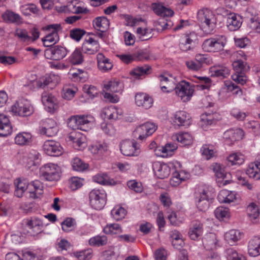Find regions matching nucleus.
Here are the masks:
<instances>
[{"mask_svg":"<svg viewBox=\"0 0 260 260\" xmlns=\"http://www.w3.org/2000/svg\"><path fill=\"white\" fill-rule=\"evenodd\" d=\"M247 175L255 180H260V162L255 161L250 163L246 170Z\"/></svg>","mask_w":260,"mask_h":260,"instance_id":"obj_38","label":"nucleus"},{"mask_svg":"<svg viewBox=\"0 0 260 260\" xmlns=\"http://www.w3.org/2000/svg\"><path fill=\"white\" fill-rule=\"evenodd\" d=\"M61 225L62 230L66 233H69L74 230L76 225V222L74 219L68 217L62 222Z\"/></svg>","mask_w":260,"mask_h":260,"instance_id":"obj_61","label":"nucleus"},{"mask_svg":"<svg viewBox=\"0 0 260 260\" xmlns=\"http://www.w3.org/2000/svg\"><path fill=\"white\" fill-rule=\"evenodd\" d=\"M244 136V132L241 128H231L225 131L223 134V138L226 141H230L232 144L234 142L241 140Z\"/></svg>","mask_w":260,"mask_h":260,"instance_id":"obj_28","label":"nucleus"},{"mask_svg":"<svg viewBox=\"0 0 260 260\" xmlns=\"http://www.w3.org/2000/svg\"><path fill=\"white\" fill-rule=\"evenodd\" d=\"M88 243L91 246L99 247L104 246L107 243V238L104 235H98L91 238L89 240Z\"/></svg>","mask_w":260,"mask_h":260,"instance_id":"obj_57","label":"nucleus"},{"mask_svg":"<svg viewBox=\"0 0 260 260\" xmlns=\"http://www.w3.org/2000/svg\"><path fill=\"white\" fill-rule=\"evenodd\" d=\"M94 121V117L90 115H75L70 118L68 125L74 129L87 132L91 129Z\"/></svg>","mask_w":260,"mask_h":260,"instance_id":"obj_3","label":"nucleus"},{"mask_svg":"<svg viewBox=\"0 0 260 260\" xmlns=\"http://www.w3.org/2000/svg\"><path fill=\"white\" fill-rule=\"evenodd\" d=\"M126 210L122 207L116 206L111 212V215L116 220H120L124 218L126 214Z\"/></svg>","mask_w":260,"mask_h":260,"instance_id":"obj_60","label":"nucleus"},{"mask_svg":"<svg viewBox=\"0 0 260 260\" xmlns=\"http://www.w3.org/2000/svg\"><path fill=\"white\" fill-rule=\"evenodd\" d=\"M29 197L37 199L43 193V185L42 182L36 180L29 183Z\"/></svg>","mask_w":260,"mask_h":260,"instance_id":"obj_27","label":"nucleus"},{"mask_svg":"<svg viewBox=\"0 0 260 260\" xmlns=\"http://www.w3.org/2000/svg\"><path fill=\"white\" fill-rule=\"evenodd\" d=\"M177 148V146L174 143H167L164 147L157 148L155 149L157 155L162 157H168L173 155L174 151Z\"/></svg>","mask_w":260,"mask_h":260,"instance_id":"obj_30","label":"nucleus"},{"mask_svg":"<svg viewBox=\"0 0 260 260\" xmlns=\"http://www.w3.org/2000/svg\"><path fill=\"white\" fill-rule=\"evenodd\" d=\"M227 260H245L243 255L234 248H229L225 250Z\"/></svg>","mask_w":260,"mask_h":260,"instance_id":"obj_54","label":"nucleus"},{"mask_svg":"<svg viewBox=\"0 0 260 260\" xmlns=\"http://www.w3.org/2000/svg\"><path fill=\"white\" fill-rule=\"evenodd\" d=\"M89 149L93 155L101 157L108 154L109 147L105 142H98L90 146Z\"/></svg>","mask_w":260,"mask_h":260,"instance_id":"obj_26","label":"nucleus"},{"mask_svg":"<svg viewBox=\"0 0 260 260\" xmlns=\"http://www.w3.org/2000/svg\"><path fill=\"white\" fill-rule=\"evenodd\" d=\"M93 25L98 30L104 32L109 27V21L105 17H98L93 20Z\"/></svg>","mask_w":260,"mask_h":260,"instance_id":"obj_43","label":"nucleus"},{"mask_svg":"<svg viewBox=\"0 0 260 260\" xmlns=\"http://www.w3.org/2000/svg\"><path fill=\"white\" fill-rule=\"evenodd\" d=\"M176 94L180 97L183 102L190 100L194 90L189 83L182 81L176 85L175 88Z\"/></svg>","mask_w":260,"mask_h":260,"instance_id":"obj_12","label":"nucleus"},{"mask_svg":"<svg viewBox=\"0 0 260 260\" xmlns=\"http://www.w3.org/2000/svg\"><path fill=\"white\" fill-rule=\"evenodd\" d=\"M203 244L205 248L207 250H211L217 247V240L216 234L210 233L206 234L203 239Z\"/></svg>","mask_w":260,"mask_h":260,"instance_id":"obj_34","label":"nucleus"},{"mask_svg":"<svg viewBox=\"0 0 260 260\" xmlns=\"http://www.w3.org/2000/svg\"><path fill=\"white\" fill-rule=\"evenodd\" d=\"M173 139L177 140L182 146L190 145L192 144L193 138L188 133H179L173 136Z\"/></svg>","mask_w":260,"mask_h":260,"instance_id":"obj_45","label":"nucleus"},{"mask_svg":"<svg viewBox=\"0 0 260 260\" xmlns=\"http://www.w3.org/2000/svg\"><path fill=\"white\" fill-rule=\"evenodd\" d=\"M172 78V77L169 78L164 75H161L158 77L160 86L163 92H170L174 89L176 84Z\"/></svg>","mask_w":260,"mask_h":260,"instance_id":"obj_33","label":"nucleus"},{"mask_svg":"<svg viewBox=\"0 0 260 260\" xmlns=\"http://www.w3.org/2000/svg\"><path fill=\"white\" fill-rule=\"evenodd\" d=\"M15 190L14 194L18 198H21L25 190L28 188L29 183L25 179H16L14 181Z\"/></svg>","mask_w":260,"mask_h":260,"instance_id":"obj_39","label":"nucleus"},{"mask_svg":"<svg viewBox=\"0 0 260 260\" xmlns=\"http://www.w3.org/2000/svg\"><path fill=\"white\" fill-rule=\"evenodd\" d=\"M59 28L60 25L57 24H50L47 26L46 29L52 31V32L42 39L44 46L51 47L59 41L57 30Z\"/></svg>","mask_w":260,"mask_h":260,"instance_id":"obj_16","label":"nucleus"},{"mask_svg":"<svg viewBox=\"0 0 260 260\" xmlns=\"http://www.w3.org/2000/svg\"><path fill=\"white\" fill-rule=\"evenodd\" d=\"M26 227L34 235L41 233L43 228L42 220L36 216L31 217L23 220Z\"/></svg>","mask_w":260,"mask_h":260,"instance_id":"obj_18","label":"nucleus"},{"mask_svg":"<svg viewBox=\"0 0 260 260\" xmlns=\"http://www.w3.org/2000/svg\"><path fill=\"white\" fill-rule=\"evenodd\" d=\"M151 9L156 15L161 17H171L174 15V11L172 9L167 8L160 4L152 3Z\"/></svg>","mask_w":260,"mask_h":260,"instance_id":"obj_37","label":"nucleus"},{"mask_svg":"<svg viewBox=\"0 0 260 260\" xmlns=\"http://www.w3.org/2000/svg\"><path fill=\"white\" fill-rule=\"evenodd\" d=\"M154 28L157 32H162L172 28L173 25V22L165 17L160 18L154 22Z\"/></svg>","mask_w":260,"mask_h":260,"instance_id":"obj_35","label":"nucleus"},{"mask_svg":"<svg viewBox=\"0 0 260 260\" xmlns=\"http://www.w3.org/2000/svg\"><path fill=\"white\" fill-rule=\"evenodd\" d=\"M39 127L40 133L47 137H53L58 132L56 121L52 118L43 120Z\"/></svg>","mask_w":260,"mask_h":260,"instance_id":"obj_11","label":"nucleus"},{"mask_svg":"<svg viewBox=\"0 0 260 260\" xmlns=\"http://www.w3.org/2000/svg\"><path fill=\"white\" fill-rule=\"evenodd\" d=\"M31 138V135L28 133H20L15 138V143L19 145L27 144Z\"/></svg>","mask_w":260,"mask_h":260,"instance_id":"obj_55","label":"nucleus"},{"mask_svg":"<svg viewBox=\"0 0 260 260\" xmlns=\"http://www.w3.org/2000/svg\"><path fill=\"white\" fill-rule=\"evenodd\" d=\"M69 61L73 64H79L83 61V56L79 49H76L69 57Z\"/></svg>","mask_w":260,"mask_h":260,"instance_id":"obj_59","label":"nucleus"},{"mask_svg":"<svg viewBox=\"0 0 260 260\" xmlns=\"http://www.w3.org/2000/svg\"><path fill=\"white\" fill-rule=\"evenodd\" d=\"M89 203L95 210L102 209L106 204L107 194L103 189H94L89 193Z\"/></svg>","mask_w":260,"mask_h":260,"instance_id":"obj_7","label":"nucleus"},{"mask_svg":"<svg viewBox=\"0 0 260 260\" xmlns=\"http://www.w3.org/2000/svg\"><path fill=\"white\" fill-rule=\"evenodd\" d=\"M20 11L25 16L30 15L31 14L37 15L39 12V10L37 6L33 4L21 6Z\"/></svg>","mask_w":260,"mask_h":260,"instance_id":"obj_58","label":"nucleus"},{"mask_svg":"<svg viewBox=\"0 0 260 260\" xmlns=\"http://www.w3.org/2000/svg\"><path fill=\"white\" fill-rule=\"evenodd\" d=\"M72 166L74 170L82 172L88 167V165L84 162L79 158H75L72 162Z\"/></svg>","mask_w":260,"mask_h":260,"instance_id":"obj_64","label":"nucleus"},{"mask_svg":"<svg viewBox=\"0 0 260 260\" xmlns=\"http://www.w3.org/2000/svg\"><path fill=\"white\" fill-rule=\"evenodd\" d=\"M191 117L184 111L176 112L173 115V123L178 126H187L190 124Z\"/></svg>","mask_w":260,"mask_h":260,"instance_id":"obj_20","label":"nucleus"},{"mask_svg":"<svg viewBox=\"0 0 260 260\" xmlns=\"http://www.w3.org/2000/svg\"><path fill=\"white\" fill-rule=\"evenodd\" d=\"M12 132L10 120L7 116L0 114V136L6 137Z\"/></svg>","mask_w":260,"mask_h":260,"instance_id":"obj_31","label":"nucleus"},{"mask_svg":"<svg viewBox=\"0 0 260 260\" xmlns=\"http://www.w3.org/2000/svg\"><path fill=\"white\" fill-rule=\"evenodd\" d=\"M226 43V37L221 35L205 40L202 47L205 52L215 53L223 50Z\"/></svg>","mask_w":260,"mask_h":260,"instance_id":"obj_4","label":"nucleus"},{"mask_svg":"<svg viewBox=\"0 0 260 260\" xmlns=\"http://www.w3.org/2000/svg\"><path fill=\"white\" fill-rule=\"evenodd\" d=\"M210 71L212 76L217 77L226 78L230 74V69L225 66L212 67Z\"/></svg>","mask_w":260,"mask_h":260,"instance_id":"obj_46","label":"nucleus"},{"mask_svg":"<svg viewBox=\"0 0 260 260\" xmlns=\"http://www.w3.org/2000/svg\"><path fill=\"white\" fill-rule=\"evenodd\" d=\"M157 129V126L152 122H146L138 126L134 132L135 137L140 140L151 135Z\"/></svg>","mask_w":260,"mask_h":260,"instance_id":"obj_13","label":"nucleus"},{"mask_svg":"<svg viewBox=\"0 0 260 260\" xmlns=\"http://www.w3.org/2000/svg\"><path fill=\"white\" fill-rule=\"evenodd\" d=\"M242 233L239 230H231L224 234L225 241L230 245H233L241 239Z\"/></svg>","mask_w":260,"mask_h":260,"instance_id":"obj_41","label":"nucleus"},{"mask_svg":"<svg viewBox=\"0 0 260 260\" xmlns=\"http://www.w3.org/2000/svg\"><path fill=\"white\" fill-rule=\"evenodd\" d=\"M86 74V73L82 70L73 69L69 72L68 76L74 81H84Z\"/></svg>","mask_w":260,"mask_h":260,"instance_id":"obj_48","label":"nucleus"},{"mask_svg":"<svg viewBox=\"0 0 260 260\" xmlns=\"http://www.w3.org/2000/svg\"><path fill=\"white\" fill-rule=\"evenodd\" d=\"M238 196V194L235 191L222 189L218 193L217 199L221 203L230 204L236 201Z\"/></svg>","mask_w":260,"mask_h":260,"instance_id":"obj_25","label":"nucleus"},{"mask_svg":"<svg viewBox=\"0 0 260 260\" xmlns=\"http://www.w3.org/2000/svg\"><path fill=\"white\" fill-rule=\"evenodd\" d=\"M70 138L73 141V146L76 149L81 150L86 146L85 137L80 133L72 134Z\"/></svg>","mask_w":260,"mask_h":260,"instance_id":"obj_40","label":"nucleus"},{"mask_svg":"<svg viewBox=\"0 0 260 260\" xmlns=\"http://www.w3.org/2000/svg\"><path fill=\"white\" fill-rule=\"evenodd\" d=\"M203 224L199 220L192 221L188 231V236L190 239L194 241L199 240L203 235Z\"/></svg>","mask_w":260,"mask_h":260,"instance_id":"obj_21","label":"nucleus"},{"mask_svg":"<svg viewBox=\"0 0 260 260\" xmlns=\"http://www.w3.org/2000/svg\"><path fill=\"white\" fill-rule=\"evenodd\" d=\"M67 53V49L59 45L54 46L45 51V56L47 58L55 60L62 59Z\"/></svg>","mask_w":260,"mask_h":260,"instance_id":"obj_15","label":"nucleus"},{"mask_svg":"<svg viewBox=\"0 0 260 260\" xmlns=\"http://www.w3.org/2000/svg\"><path fill=\"white\" fill-rule=\"evenodd\" d=\"M77 91V88L71 85H66L63 86L61 92L62 98L67 100H71Z\"/></svg>","mask_w":260,"mask_h":260,"instance_id":"obj_53","label":"nucleus"},{"mask_svg":"<svg viewBox=\"0 0 260 260\" xmlns=\"http://www.w3.org/2000/svg\"><path fill=\"white\" fill-rule=\"evenodd\" d=\"M248 252L251 256L260 255V237H254L249 241Z\"/></svg>","mask_w":260,"mask_h":260,"instance_id":"obj_36","label":"nucleus"},{"mask_svg":"<svg viewBox=\"0 0 260 260\" xmlns=\"http://www.w3.org/2000/svg\"><path fill=\"white\" fill-rule=\"evenodd\" d=\"M226 26L230 31L238 30L242 24V18L235 13H230L226 19Z\"/></svg>","mask_w":260,"mask_h":260,"instance_id":"obj_22","label":"nucleus"},{"mask_svg":"<svg viewBox=\"0 0 260 260\" xmlns=\"http://www.w3.org/2000/svg\"><path fill=\"white\" fill-rule=\"evenodd\" d=\"M42 102L49 112L53 113L58 108L57 99L49 92H44L42 93Z\"/></svg>","mask_w":260,"mask_h":260,"instance_id":"obj_19","label":"nucleus"},{"mask_svg":"<svg viewBox=\"0 0 260 260\" xmlns=\"http://www.w3.org/2000/svg\"><path fill=\"white\" fill-rule=\"evenodd\" d=\"M120 149L125 156H137L140 152V146L135 140H124L121 142Z\"/></svg>","mask_w":260,"mask_h":260,"instance_id":"obj_14","label":"nucleus"},{"mask_svg":"<svg viewBox=\"0 0 260 260\" xmlns=\"http://www.w3.org/2000/svg\"><path fill=\"white\" fill-rule=\"evenodd\" d=\"M216 217L219 220H224L229 218L230 213L229 209L223 207H218L214 211Z\"/></svg>","mask_w":260,"mask_h":260,"instance_id":"obj_56","label":"nucleus"},{"mask_svg":"<svg viewBox=\"0 0 260 260\" xmlns=\"http://www.w3.org/2000/svg\"><path fill=\"white\" fill-rule=\"evenodd\" d=\"M103 112L105 118L110 120H116L122 114L121 110L114 106L105 108Z\"/></svg>","mask_w":260,"mask_h":260,"instance_id":"obj_44","label":"nucleus"},{"mask_svg":"<svg viewBox=\"0 0 260 260\" xmlns=\"http://www.w3.org/2000/svg\"><path fill=\"white\" fill-rule=\"evenodd\" d=\"M198 40V35L194 31H189L184 34L180 39L179 47L183 52L193 49Z\"/></svg>","mask_w":260,"mask_h":260,"instance_id":"obj_9","label":"nucleus"},{"mask_svg":"<svg viewBox=\"0 0 260 260\" xmlns=\"http://www.w3.org/2000/svg\"><path fill=\"white\" fill-rule=\"evenodd\" d=\"M174 165V161L168 164L156 161L153 164V171L156 177L163 179L170 175L171 170H173Z\"/></svg>","mask_w":260,"mask_h":260,"instance_id":"obj_10","label":"nucleus"},{"mask_svg":"<svg viewBox=\"0 0 260 260\" xmlns=\"http://www.w3.org/2000/svg\"><path fill=\"white\" fill-rule=\"evenodd\" d=\"M11 112L15 116L27 117L33 113L34 108L29 101L20 99L12 106Z\"/></svg>","mask_w":260,"mask_h":260,"instance_id":"obj_5","label":"nucleus"},{"mask_svg":"<svg viewBox=\"0 0 260 260\" xmlns=\"http://www.w3.org/2000/svg\"><path fill=\"white\" fill-rule=\"evenodd\" d=\"M189 177V173L183 169L181 163L178 161H174L172 177L170 181V184L172 186H178Z\"/></svg>","mask_w":260,"mask_h":260,"instance_id":"obj_6","label":"nucleus"},{"mask_svg":"<svg viewBox=\"0 0 260 260\" xmlns=\"http://www.w3.org/2000/svg\"><path fill=\"white\" fill-rule=\"evenodd\" d=\"M210 193L204 186L197 187L194 193V201L197 207L201 211H206L212 202L213 198Z\"/></svg>","mask_w":260,"mask_h":260,"instance_id":"obj_2","label":"nucleus"},{"mask_svg":"<svg viewBox=\"0 0 260 260\" xmlns=\"http://www.w3.org/2000/svg\"><path fill=\"white\" fill-rule=\"evenodd\" d=\"M104 91L119 92L122 90V86L118 81L111 80L104 83Z\"/></svg>","mask_w":260,"mask_h":260,"instance_id":"obj_50","label":"nucleus"},{"mask_svg":"<svg viewBox=\"0 0 260 260\" xmlns=\"http://www.w3.org/2000/svg\"><path fill=\"white\" fill-rule=\"evenodd\" d=\"M247 213L251 219H255L259 214L258 207L255 204L252 203L247 207Z\"/></svg>","mask_w":260,"mask_h":260,"instance_id":"obj_62","label":"nucleus"},{"mask_svg":"<svg viewBox=\"0 0 260 260\" xmlns=\"http://www.w3.org/2000/svg\"><path fill=\"white\" fill-rule=\"evenodd\" d=\"M218 114L214 113H204L201 116V125L203 129L206 130L209 126L214 125L218 121Z\"/></svg>","mask_w":260,"mask_h":260,"instance_id":"obj_32","label":"nucleus"},{"mask_svg":"<svg viewBox=\"0 0 260 260\" xmlns=\"http://www.w3.org/2000/svg\"><path fill=\"white\" fill-rule=\"evenodd\" d=\"M197 19L201 23L204 31L211 33L216 25V18L213 11L208 8L200 9L197 13Z\"/></svg>","mask_w":260,"mask_h":260,"instance_id":"obj_1","label":"nucleus"},{"mask_svg":"<svg viewBox=\"0 0 260 260\" xmlns=\"http://www.w3.org/2000/svg\"><path fill=\"white\" fill-rule=\"evenodd\" d=\"M98 68L100 71L106 73L111 70L113 64L112 60L103 53H99L96 55Z\"/></svg>","mask_w":260,"mask_h":260,"instance_id":"obj_23","label":"nucleus"},{"mask_svg":"<svg viewBox=\"0 0 260 260\" xmlns=\"http://www.w3.org/2000/svg\"><path fill=\"white\" fill-rule=\"evenodd\" d=\"M3 20L8 23L19 24L22 22V18L18 14L11 10L6 11L2 15Z\"/></svg>","mask_w":260,"mask_h":260,"instance_id":"obj_42","label":"nucleus"},{"mask_svg":"<svg viewBox=\"0 0 260 260\" xmlns=\"http://www.w3.org/2000/svg\"><path fill=\"white\" fill-rule=\"evenodd\" d=\"M40 172L41 176L47 181H57L60 178V167L55 164H45L40 168Z\"/></svg>","mask_w":260,"mask_h":260,"instance_id":"obj_8","label":"nucleus"},{"mask_svg":"<svg viewBox=\"0 0 260 260\" xmlns=\"http://www.w3.org/2000/svg\"><path fill=\"white\" fill-rule=\"evenodd\" d=\"M153 29L149 28L138 27L137 33L139 38L142 41L147 40L151 38Z\"/></svg>","mask_w":260,"mask_h":260,"instance_id":"obj_63","label":"nucleus"},{"mask_svg":"<svg viewBox=\"0 0 260 260\" xmlns=\"http://www.w3.org/2000/svg\"><path fill=\"white\" fill-rule=\"evenodd\" d=\"M67 9L70 12L74 14L85 13L87 12L86 9L82 7L81 4L77 0L70 2L67 5Z\"/></svg>","mask_w":260,"mask_h":260,"instance_id":"obj_49","label":"nucleus"},{"mask_svg":"<svg viewBox=\"0 0 260 260\" xmlns=\"http://www.w3.org/2000/svg\"><path fill=\"white\" fill-rule=\"evenodd\" d=\"M39 156V153L36 151L32 150L30 152L25 158L26 167L30 169L32 167L37 166Z\"/></svg>","mask_w":260,"mask_h":260,"instance_id":"obj_51","label":"nucleus"},{"mask_svg":"<svg viewBox=\"0 0 260 260\" xmlns=\"http://www.w3.org/2000/svg\"><path fill=\"white\" fill-rule=\"evenodd\" d=\"M227 159L232 166H239L245 161V156L240 152H236L230 154Z\"/></svg>","mask_w":260,"mask_h":260,"instance_id":"obj_52","label":"nucleus"},{"mask_svg":"<svg viewBox=\"0 0 260 260\" xmlns=\"http://www.w3.org/2000/svg\"><path fill=\"white\" fill-rule=\"evenodd\" d=\"M151 68L148 65H144L141 67H137L130 71V74L136 78H140L141 76L149 74Z\"/></svg>","mask_w":260,"mask_h":260,"instance_id":"obj_47","label":"nucleus"},{"mask_svg":"<svg viewBox=\"0 0 260 260\" xmlns=\"http://www.w3.org/2000/svg\"><path fill=\"white\" fill-rule=\"evenodd\" d=\"M135 103L138 107L148 109L152 106L153 99L145 93H138L135 95Z\"/></svg>","mask_w":260,"mask_h":260,"instance_id":"obj_24","label":"nucleus"},{"mask_svg":"<svg viewBox=\"0 0 260 260\" xmlns=\"http://www.w3.org/2000/svg\"><path fill=\"white\" fill-rule=\"evenodd\" d=\"M45 153L52 156H58L62 154L63 148L60 143L53 140L46 141L43 145Z\"/></svg>","mask_w":260,"mask_h":260,"instance_id":"obj_17","label":"nucleus"},{"mask_svg":"<svg viewBox=\"0 0 260 260\" xmlns=\"http://www.w3.org/2000/svg\"><path fill=\"white\" fill-rule=\"evenodd\" d=\"M99 48L98 42L92 38H89L83 43L82 50L86 54H93L98 51Z\"/></svg>","mask_w":260,"mask_h":260,"instance_id":"obj_29","label":"nucleus"}]
</instances>
